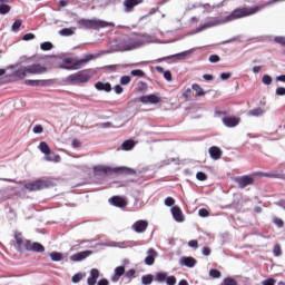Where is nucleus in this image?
<instances>
[{
	"label": "nucleus",
	"instance_id": "nucleus-1",
	"mask_svg": "<svg viewBox=\"0 0 285 285\" xmlns=\"http://www.w3.org/2000/svg\"><path fill=\"white\" fill-rule=\"evenodd\" d=\"M13 246L18 253L32 252L41 254L46 252V247L41 243L29 240L21 233L14 234Z\"/></svg>",
	"mask_w": 285,
	"mask_h": 285
},
{
	"label": "nucleus",
	"instance_id": "nucleus-2",
	"mask_svg": "<svg viewBox=\"0 0 285 285\" xmlns=\"http://www.w3.org/2000/svg\"><path fill=\"white\" fill-rule=\"evenodd\" d=\"M278 0H269L261 6H256L253 8H237L229 16L226 17V21L230 22L233 20L243 19L244 17H250L252 14H256L261 10L269 7L274 3H277Z\"/></svg>",
	"mask_w": 285,
	"mask_h": 285
},
{
	"label": "nucleus",
	"instance_id": "nucleus-3",
	"mask_svg": "<svg viewBox=\"0 0 285 285\" xmlns=\"http://www.w3.org/2000/svg\"><path fill=\"white\" fill-rule=\"evenodd\" d=\"M48 71L47 67L40 63H32L29 66H21L14 71V76L19 79H26L28 76H39Z\"/></svg>",
	"mask_w": 285,
	"mask_h": 285
},
{
	"label": "nucleus",
	"instance_id": "nucleus-4",
	"mask_svg": "<svg viewBox=\"0 0 285 285\" xmlns=\"http://www.w3.org/2000/svg\"><path fill=\"white\" fill-rule=\"evenodd\" d=\"M94 173L95 175H98V176L114 175V174H118V175H136L137 174V171L131 168H127V167L111 168L108 166H96L94 167Z\"/></svg>",
	"mask_w": 285,
	"mask_h": 285
},
{
	"label": "nucleus",
	"instance_id": "nucleus-5",
	"mask_svg": "<svg viewBox=\"0 0 285 285\" xmlns=\"http://www.w3.org/2000/svg\"><path fill=\"white\" fill-rule=\"evenodd\" d=\"M77 24L79 29H95L99 30L106 27H115L114 23L98 20V19H78Z\"/></svg>",
	"mask_w": 285,
	"mask_h": 285
},
{
	"label": "nucleus",
	"instance_id": "nucleus-6",
	"mask_svg": "<svg viewBox=\"0 0 285 285\" xmlns=\"http://www.w3.org/2000/svg\"><path fill=\"white\" fill-rule=\"evenodd\" d=\"M91 79V76L86 70L78 71L76 73H72L66 78V81L69 83H85L89 82Z\"/></svg>",
	"mask_w": 285,
	"mask_h": 285
},
{
	"label": "nucleus",
	"instance_id": "nucleus-7",
	"mask_svg": "<svg viewBox=\"0 0 285 285\" xmlns=\"http://www.w3.org/2000/svg\"><path fill=\"white\" fill-rule=\"evenodd\" d=\"M39 150L45 155L43 160L46 161H53V163H60L61 157L59 155H51V148L46 141H41L39 144Z\"/></svg>",
	"mask_w": 285,
	"mask_h": 285
},
{
	"label": "nucleus",
	"instance_id": "nucleus-8",
	"mask_svg": "<svg viewBox=\"0 0 285 285\" xmlns=\"http://www.w3.org/2000/svg\"><path fill=\"white\" fill-rule=\"evenodd\" d=\"M95 59V55L89 53L86 55L85 58L77 60L76 62H73V65L71 67L67 66V65H60L59 69L62 70H79L81 67H83L86 63H88L89 61Z\"/></svg>",
	"mask_w": 285,
	"mask_h": 285
},
{
	"label": "nucleus",
	"instance_id": "nucleus-9",
	"mask_svg": "<svg viewBox=\"0 0 285 285\" xmlns=\"http://www.w3.org/2000/svg\"><path fill=\"white\" fill-rule=\"evenodd\" d=\"M227 22H228L227 17L212 18L208 22H206L203 26L198 27L196 29V32H202L205 29L217 27L219 24H224V23H227Z\"/></svg>",
	"mask_w": 285,
	"mask_h": 285
},
{
	"label": "nucleus",
	"instance_id": "nucleus-10",
	"mask_svg": "<svg viewBox=\"0 0 285 285\" xmlns=\"http://www.w3.org/2000/svg\"><path fill=\"white\" fill-rule=\"evenodd\" d=\"M48 187H49L48 181L41 180V179L24 184V189L29 191H40Z\"/></svg>",
	"mask_w": 285,
	"mask_h": 285
},
{
	"label": "nucleus",
	"instance_id": "nucleus-11",
	"mask_svg": "<svg viewBox=\"0 0 285 285\" xmlns=\"http://www.w3.org/2000/svg\"><path fill=\"white\" fill-rule=\"evenodd\" d=\"M236 184L238 185V188L244 189L248 186L254 185V178L252 176H239L235 179Z\"/></svg>",
	"mask_w": 285,
	"mask_h": 285
},
{
	"label": "nucleus",
	"instance_id": "nucleus-12",
	"mask_svg": "<svg viewBox=\"0 0 285 285\" xmlns=\"http://www.w3.org/2000/svg\"><path fill=\"white\" fill-rule=\"evenodd\" d=\"M223 124L227 128H235L239 125L240 118L236 116H225L222 119Z\"/></svg>",
	"mask_w": 285,
	"mask_h": 285
},
{
	"label": "nucleus",
	"instance_id": "nucleus-13",
	"mask_svg": "<svg viewBox=\"0 0 285 285\" xmlns=\"http://www.w3.org/2000/svg\"><path fill=\"white\" fill-rule=\"evenodd\" d=\"M91 255H92V250H82L71 255L70 259L73 263H79V262H83L86 258L90 257Z\"/></svg>",
	"mask_w": 285,
	"mask_h": 285
},
{
	"label": "nucleus",
	"instance_id": "nucleus-14",
	"mask_svg": "<svg viewBox=\"0 0 285 285\" xmlns=\"http://www.w3.org/2000/svg\"><path fill=\"white\" fill-rule=\"evenodd\" d=\"M157 257H158V252L155 248H149L147 250V256L145 258V265L154 266Z\"/></svg>",
	"mask_w": 285,
	"mask_h": 285
},
{
	"label": "nucleus",
	"instance_id": "nucleus-15",
	"mask_svg": "<svg viewBox=\"0 0 285 285\" xmlns=\"http://www.w3.org/2000/svg\"><path fill=\"white\" fill-rule=\"evenodd\" d=\"M139 101L145 105H148V104L158 105L159 102H161V98L156 95H147V96L140 97Z\"/></svg>",
	"mask_w": 285,
	"mask_h": 285
},
{
	"label": "nucleus",
	"instance_id": "nucleus-16",
	"mask_svg": "<svg viewBox=\"0 0 285 285\" xmlns=\"http://www.w3.org/2000/svg\"><path fill=\"white\" fill-rule=\"evenodd\" d=\"M109 204L116 206V208H126L127 200L121 196H114L109 198Z\"/></svg>",
	"mask_w": 285,
	"mask_h": 285
},
{
	"label": "nucleus",
	"instance_id": "nucleus-17",
	"mask_svg": "<svg viewBox=\"0 0 285 285\" xmlns=\"http://www.w3.org/2000/svg\"><path fill=\"white\" fill-rule=\"evenodd\" d=\"M188 55H190V51H183V52H178V53H174L170 56H166L163 57L161 59H159V61H168V60H183L185 59Z\"/></svg>",
	"mask_w": 285,
	"mask_h": 285
},
{
	"label": "nucleus",
	"instance_id": "nucleus-18",
	"mask_svg": "<svg viewBox=\"0 0 285 285\" xmlns=\"http://www.w3.org/2000/svg\"><path fill=\"white\" fill-rule=\"evenodd\" d=\"M255 176L285 180V174H279L277 171H273V173L258 171L257 174H255Z\"/></svg>",
	"mask_w": 285,
	"mask_h": 285
},
{
	"label": "nucleus",
	"instance_id": "nucleus-19",
	"mask_svg": "<svg viewBox=\"0 0 285 285\" xmlns=\"http://www.w3.org/2000/svg\"><path fill=\"white\" fill-rule=\"evenodd\" d=\"M209 156L213 160H219L223 157V150L218 146H212L208 149Z\"/></svg>",
	"mask_w": 285,
	"mask_h": 285
},
{
	"label": "nucleus",
	"instance_id": "nucleus-20",
	"mask_svg": "<svg viewBox=\"0 0 285 285\" xmlns=\"http://www.w3.org/2000/svg\"><path fill=\"white\" fill-rule=\"evenodd\" d=\"M100 277V271L97 268L90 269V276L87 278L88 285H96L98 278Z\"/></svg>",
	"mask_w": 285,
	"mask_h": 285
},
{
	"label": "nucleus",
	"instance_id": "nucleus-21",
	"mask_svg": "<svg viewBox=\"0 0 285 285\" xmlns=\"http://www.w3.org/2000/svg\"><path fill=\"white\" fill-rule=\"evenodd\" d=\"M132 230H135L138 234L144 233L148 228V222L146 220H138L132 225Z\"/></svg>",
	"mask_w": 285,
	"mask_h": 285
},
{
	"label": "nucleus",
	"instance_id": "nucleus-22",
	"mask_svg": "<svg viewBox=\"0 0 285 285\" xmlns=\"http://www.w3.org/2000/svg\"><path fill=\"white\" fill-rule=\"evenodd\" d=\"M180 264L183 266H187L188 268H194V266H196L197 264V261L191 256H187V257L180 258Z\"/></svg>",
	"mask_w": 285,
	"mask_h": 285
},
{
	"label": "nucleus",
	"instance_id": "nucleus-23",
	"mask_svg": "<svg viewBox=\"0 0 285 285\" xmlns=\"http://www.w3.org/2000/svg\"><path fill=\"white\" fill-rule=\"evenodd\" d=\"M171 215L174 217V219L178 223H181L184 222V215H183V212L181 209L178 207V206H174L171 208Z\"/></svg>",
	"mask_w": 285,
	"mask_h": 285
},
{
	"label": "nucleus",
	"instance_id": "nucleus-24",
	"mask_svg": "<svg viewBox=\"0 0 285 285\" xmlns=\"http://www.w3.org/2000/svg\"><path fill=\"white\" fill-rule=\"evenodd\" d=\"M95 88L99 91L110 92L112 90L111 83L98 81L95 83Z\"/></svg>",
	"mask_w": 285,
	"mask_h": 285
},
{
	"label": "nucleus",
	"instance_id": "nucleus-25",
	"mask_svg": "<svg viewBox=\"0 0 285 285\" xmlns=\"http://www.w3.org/2000/svg\"><path fill=\"white\" fill-rule=\"evenodd\" d=\"M13 0H6L0 2V14H9L11 7L8 3H11Z\"/></svg>",
	"mask_w": 285,
	"mask_h": 285
},
{
	"label": "nucleus",
	"instance_id": "nucleus-26",
	"mask_svg": "<svg viewBox=\"0 0 285 285\" xmlns=\"http://www.w3.org/2000/svg\"><path fill=\"white\" fill-rule=\"evenodd\" d=\"M114 282H118L119 278L126 273L125 266H118L116 269H114Z\"/></svg>",
	"mask_w": 285,
	"mask_h": 285
},
{
	"label": "nucleus",
	"instance_id": "nucleus-27",
	"mask_svg": "<svg viewBox=\"0 0 285 285\" xmlns=\"http://www.w3.org/2000/svg\"><path fill=\"white\" fill-rule=\"evenodd\" d=\"M140 3H142V0H125V7L128 10L134 9L135 7H137Z\"/></svg>",
	"mask_w": 285,
	"mask_h": 285
},
{
	"label": "nucleus",
	"instance_id": "nucleus-28",
	"mask_svg": "<svg viewBox=\"0 0 285 285\" xmlns=\"http://www.w3.org/2000/svg\"><path fill=\"white\" fill-rule=\"evenodd\" d=\"M247 115L250 117H259L264 115V109L262 107H257L256 109H250Z\"/></svg>",
	"mask_w": 285,
	"mask_h": 285
},
{
	"label": "nucleus",
	"instance_id": "nucleus-29",
	"mask_svg": "<svg viewBox=\"0 0 285 285\" xmlns=\"http://www.w3.org/2000/svg\"><path fill=\"white\" fill-rule=\"evenodd\" d=\"M135 147V141L132 139L126 140L124 141V144L121 145V148L126 151L131 150Z\"/></svg>",
	"mask_w": 285,
	"mask_h": 285
},
{
	"label": "nucleus",
	"instance_id": "nucleus-30",
	"mask_svg": "<svg viewBox=\"0 0 285 285\" xmlns=\"http://www.w3.org/2000/svg\"><path fill=\"white\" fill-rule=\"evenodd\" d=\"M49 257H51L52 262H61V261H63V256L59 252H51V254H49Z\"/></svg>",
	"mask_w": 285,
	"mask_h": 285
},
{
	"label": "nucleus",
	"instance_id": "nucleus-31",
	"mask_svg": "<svg viewBox=\"0 0 285 285\" xmlns=\"http://www.w3.org/2000/svg\"><path fill=\"white\" fill-rule=\"evenodd\" d=\"M137 48L136 43H126L124 42L122 45H120V50L121 51H130Z\"/></svg>",
	"mask_w": 285,
	"mask_h": 285
},
{
	"label": "nucleus",
	"instance_id": "nucleus-32",
	"mask_svg": "<svg viewBox=\"0 0 285 285\" xmlns=\"http://www.w3.org/2000/svg\"><path fill=\"white\" fill-rule=\"evenodd\" d=\"M153 282H154V275L148 274L141 277L142 285H150L153 284Z\"/></svg>",
	"mask_w": 285,
	"mask_h": 285
},
{
	"label": "nucleus",
	"instance_id": "nucleus-33",
	"mask_svg": "<svg viewBox=\"0 0 285 285\" xmlns=\"http://www.w3.org/2000/svg\"><path fill=\"white\" fill-rule=\"evenodd\" d=\"M191 88L196 91V97H203L205 95L203 88L198 83H194Z\"/></svg>",
	"mask_w": 285,
	"mask_h": 285
},
{
	"label": "nucleus",
	"instance_id": "nucleus-34",
	"mask_svg": "<svg viewBox=\"0 0 285 285\" xmlns=\"http://www.w3.org/2000/svg\"><path fill=\"white\" fill-rule=\"evenodd\" d=\"M167 276L168 275L165 272L157 273L156 274V281L159 282V283H164V282H166Z\"/></svg>",
	"mask_w": 285,
	"mask_h": 285
},
{
	"label": "nucleus",
	"instance_id": "nucleus-35",
	"mask_svg": "<svg viewBox=\"0 0 285 285\" xmlns=\"http://www.w3.org/2000/svg\"><path fill=\"white\" fill-rule=\"evenodd\" d=\"M26 85L27 86H32V87L43 86L45 81H40V80H26Z\"/></svg>",
	"mask_w": 285,
	"mask_h": 285
},
{
	"label": "nucleus",
	"instance_id": "nucleus-36",
	"mask_svg": "<svg viewBox=\"0 0 285 285\" xmlns=\"http://www.w3.org/2000/svg\"><path fill=\"white\" fill-rule=\"evenodd\" d=\"M52 48H53V45L51 42H43L40 45V49L42 51H50L52 50Z\"/></svg>",
	"mask_w": 285,
	"mask_h": 285
},
{
	"label": "nucleus",
	"instance_id": "nucleus-37",
	"mask_svg": "<svg viewBox=\"0 0 285 285\" xmlns=\"http://www.w3.org/2000/svg\"><path fill=\"white\" fill-rule=\"evenodd\" d=\"M273 254H274V256H276V257L282 256L283 250H282V246H279V244H276V245L274 246V248H273Z\"/></svg>",
	"mask_w": 285,
	"mask_h": 285
},
{
	"label": "nucleus",
	"instance_id": "nucleus-38",
	"mask_svg": "<svg viewBox=\"0 0 285 285\" xmlns=\"http://www.w3.org/2000/svg\"><path fill=\"white\" fill-rule=\"evenodd\" d=\"M209 276L212 278H220L222 277V272L218 269H210L209 271Z\"/></svg>",
	"mask_w": 285,
	"mask_h": 285
},
{
	"label": "nucleus",
	"instance_id": "nucleus-39",
	"mask_svg": "<svg viewBox=\"0 0 285 285\" xmlns=\"http://www.w3.org/2000/svg\"><path fill=\"white\" fill-rule=\"evenodd\" d=\"M130 75L132 77H145V72L141 69H134L131 70Z\"/></svg>",
	"mask_w": 285,
	"mask_h": 285
},
{
	"label": "nucleus",
	"instance_id": "nucleus-40",
	"mask_svg": "<svg viewBox=\"0 0 285 285\" xmlns=\"http://www.w3.org/2000/svg\"><path fill=\"white\" fill-rule=\"evenodd\" d=\"M83 276H86V275H83L81 273H77L72 276L71 281H72V283H79L81 279H83Z\"/></svg>",
	"mask_w": 285,
	"mask_h": 285
},
{
	"label": "nucleus",
	"instance_id": "nucleus-41",
	"mask_svg": "<svg viewBox=\"0 0 285 285\" xmlns=\"http://www.w3.org/2000/svg\"><path fill=\"white\" fill-rule=\"evenodd\" d=\"M222 285H238V284L234 278L228 277L223 281Z\"/></svg>",
	"mask_w": 285,
	"mask_h": 285
},
{
	"label": "nucleus",
	"instance_id": "nucleus-42",
	"mask_svg": "<svg viewBox=\"0 0 285 285\" xmlns=\"http://www.w3.org/2000/svg\"><path fill=\"white\" fill-rule=\"evenodd\" d=\"M191 96H193V92L190 88L183 90V98H185L186 100H189Z\"/></svg>",
	"mask_w": 285,
	"mask_h": 285
},
{
	"label": "nucleus",
	"instance_id": "nucleus-43",
	"mask_svg": "<svg viewBox=\"0 0 285 285\" xmlns=\"http://www.w3.org/2000/svg\"><path fill=\"white\" fill-rule=\"evenodd\" d=\"M130 81H131V77L130 76H122L120 78V83L124 85V86L130 83Z\"/></svg>",
	"mask_w": 285,
	"mask_h": 285
},
{
	"label": "nucleus",
	"instance_id": "nucleus-44",
	"mask_svg": "<svg viewBox=\"0 0 285 285\" xmlns=\"http://www.w3.org/2000/svg\"><path fill=\"white\" fill-rule=\"evenodd\" d=\"M60 35L68 37V36H72V35H73V31H72V29H70V28H65V29H62V30L60 31Z\"/></svg>",
	"mask_w": 285,
	"mask_h": 285
},
{
	"label": "nucleus",
	"instance_id": "nucleus-45",
	"mask_svg": "<svg viewBox=\"0 0 285 285\" xmlns=\"http://www.w3.org/2000/svg\"><path fill=\"white\" fill-rule=\"evenodd\" d=\"M219 61H220V56H218V55H210L209 56V62L218 63Z\"/></svg>",
	"mask_w": 285,
	"mask_h": 285
},
{
	"label": "nucleus",
	"instance_id": "nucleus-46",
	"mask_svg": "<svg viewBox=\"0 0 285 285\" xmlns=\"http://www.w3.org/2000/svg\"><path fill=\"white\" fill-rule=\"evenodd\" d=\"M176 283H177V279H176V277L175 276H167L166 277V284L167 285H176Z\"/></svg>",
	"mask_w": 285,
	"mask_h": 285
},
{
	"label": "nucleus",
	"instance_id": "nucleus-47",
	"mask_svg": "<svg viewBox=\"0 0 285 285\" xmlns=\"http://www.w3.org/2000/svg\"><path fill=\"white\" fill-rule=\"evenodd\" d=\"M196 178L199 181H205L207 179V176L206 174H204V171H197Z\"/></svg>",
	"mask_w": 285,
	"mask_h": 285
},
{
	"label": "nucleus",
	"instance_id": "nucleus-48",
	"mask_svg": "<svg viewBox=\"0 0 285 285\" xmlns=\"http://www.w3.org/2000/svg\"><path fill=\"white\" fill-rule=\"evenodd\" d=\"M33 134L40 135L43 132V127L41 125H36L32 129Z\"/></svg>",
	"mask_w": 285,
	"mask_h": 285
},
{
	"label": "nucleus",
	"instance_id": "nucleus-49",
	"mask_svg": "<svg viewBox=\"0 0 285 285\" xmlns=\"http://www.w3.org/2000/svg\"><path fill=\"white\" fill-rule=\"evenodd\" d=\"M21 23L22 21L21 20H16L12 24V30L13 31H19V29L21 28Z\"/></svg>",
	"mask_w": 285,
	"mask_h": 285
},
{
	"label": "nucleus",
	"instance_id": "nucleus-50",
	"mask_svg": "<svg viewBox=\"0 0 285 285\" xmlns=\"http://www.w3.org/2000/svg\"><path fill=\"white\" fill-rule=\"evenodd\" d=\"M164 204L165 206H174L175 199L173 197H166Z\"/></svg>",
	"mask_w": 285,
	"mask_h": 285
},
{
	"label": "nucleus",
	"instance_id": "nucleus-51",
	"mask_svg": "<svg viewBox=\"0 0 285 285\" xmlns=\"http://www.w3.org/2000/svg\"><path fill=\"white\" fill-rule=\"evenodd\" d=\"M274 224L278 227V228H283L285 226V223L282 218H275L274 219Z\"/></svg>",
	"mask_w": 285,
	"mask_h": 285
},
{
	"label": "nucleus",
	"instance_id": "nucleus-52",
	"mask_svg": "<svg viewBox=\"0 0 285 285\" xmlns=\"http://www.w3.org/2000/svg\"><path fill=\"white\" fill-rule=\"evenodd\" d=\"M106 70H108L109 72H116L118 69V65H109L105 67Z\"/></svg>",
	"mask_w": 285,
	"mask_h": 285
},
{
	"label": "nucleus",
	"instance_id": "nucleus-53",
	"mask_svg": "<svg viewBox=\"0 0 285 285\" xmlns=\"http://www.w3.org/2000/svg\"><path fill=\"white\" fill-rule=\"evenodd\" d=\"M274 41L283 47H285V37H276Z\"/></svg>",
	"mask_w": 285,
	"mask_h": 285
},
{
	"label": "nucleus",
	"instance_id": "nucleus-54",
	"mask_svg": "<svg viewBox=\"0 0 285 285\" xmlns=\"http://www.w3.org/2000/svg\"><path fill=\"white\" fill-rule=\"evenodd\" d=\"M164 79H166V81H173V75L169 70L164 72Z\"/></svg>",
	"mask_w": 285,
	"mask_h": 285
},
{
	"label": "nucleus",
	"instance_id": "nucleus-55",
	"mask_svg": "<svg viewBox=\"0 0 285 285\" xmlns=\"http://www.w3.org/2000/svg\"><path fill=\"white\" fill-rule=\"evenodd\" d=\"M22 39H23L24 41H29V40L36 39V36H35L33 33H26V35L22 37Z\"/></svg>",
	"mask_w": 285,
	"mask_h": 285
},
{
	"label": "nucleus",
	"instance_id": "nucleus-56",
	"mask_svg": "<svg viewBox=\"0 0 285 285\" xmlns=\"http://www.w3.org/2000/svg\"><path fill=\"white\" fill-rule=\"evenodd\" d=\"M263 82L265 83V85H271L272 83V78H271V76H268V75H264L263 76Z\"/></svg>",
	"mask_w": 285,
	"mask_h": 285
},
{
	"label": "nucleus",
	"instance_id": "nucleus-57",
	"mask_svg": "<svg viewBox=\"0 0 285 285\" xmlns=\"http://www.w3.org/2000/svg\"><path fill=\"white\" fill-rule=\"evenodd\" d=\"M230 77H232V73H230V72H222V73H220V79H222L223 81H226V79H230Z\"/></svg>",
	"mask_w": 285,
	"mask_h": 285
},
{
	"label": "nucleus",
	"instance_id": "nucleus-58",
	"mask_svg": "<svg viewBox=\"0 0 285 285\" xmlns=\"http://www.w3.org/2000/svg\"><path fill=\"white\" fill-rule=\"evenodd\" d=\"M198 214H199V216H202V217H207V216H209V212H208L206 208L199 209Z\"/></svg>",
	"mask_w": 285,
	"mask_h": 285
},
{
	"label": "nucleus",
	"instance_id": "nucleus-59",
	"mask_svg": "<svg viewBox=\"0 0 285 285\" xmlns=\"http://www.w3.org/2000/svg\"><path fill=\"white\" fill-rule=\"evenodd\" d=\"M263 285H275V279L268 278L262 282Z\"/></svg>",
	"mask_w": 285,
	"mask_h": 285
},
{
	"label": "nucleus",
	"instance_id": "nucleus-60",
	"mask_svg": "<svg viewBox=\"0 0 285 285\" xmlns=\"http://www.w3.org/2000/svg\"><path fill=\"white\" fill-rule=\"evenodd\" d=\"M276 95L277 96H285V88L284 87H278L276 89Z\"/></svg>",
	"mask_w": 285,
	"mask_h": 285
},
{
	"label": "nucleus",
	"instance_id": "nucleus-61",
	"mask_svg": "<svg viewBox=\"0 0 285 285\" xmlns=\"http://www.w3.org/2000/svg\"><path fill=\"white\" fill-rule=\"evenodd\" d=\"M114 91H116V94L120 95L124 92V88L120 85H116V87H114Z\"/></svg>",
	"mask_w": 285,
	"mask_h": 285
},
{
	"label": "nucleus",
	"instance_id": "nucleus-62",
	"mask_svg": "<svg viewBox=\"0 0 285 285\" xmlns=\"http://www.w3.org/2000/svg\"><path fill=\"white\" fill-rule=\"evenodd\" d=\"M135 274H136V271H135V269H129V271L126 273V277H127V278H132V277H135Z\"/></svg>",
	"mask_w": 285,
	"mask_h": 285
},
{
	"label": "nucleus",
	"instance_id": "nucleus-63",
	"mask_svg": "<svg viewBox=\"0 0 285 285\" xmlns=\"http://www.w3.org/2000/svg\"><path fill=\"white\" fill-rule=\"evenodd\" d=\"M189 247L197 249L198 248V242L197 240H189L188 243Z\"/></svg>",
	"mask_w": 285,
	"mask_h": 285
},
{
	"label": "nucleus",
	"instance_id": "nucleus-64",
	"mask_svg": "<svg viewBox=\"0 0 285 285\" xmlns=\"http://www.w3.org/2000/svg\"><path fill=\"white\" fill-rule=\"evenodd\" d=\"M97 285H109V281L106 278H101L98 281Z\"/></svg>",
	"mask_w": 285,
	"mask_h": 285
}]
</instances>
